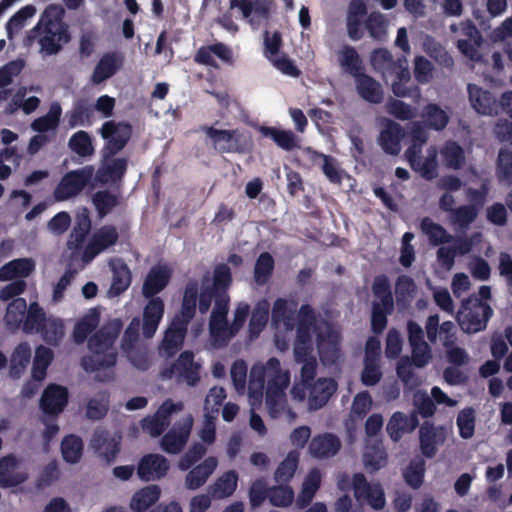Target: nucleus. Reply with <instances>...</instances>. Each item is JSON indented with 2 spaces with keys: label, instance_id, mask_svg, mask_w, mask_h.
Returning a JSON list of instances; mask_svg holds the SVG:
<instances>
[{
  "label": "nucleus",
  "instance_id": "nucleus-1",
  "mask_svg": "<svg viewBox=\"0 0 512 512\" xmlns=\"http://www.w3.org/2000/svg\"><path fill=\"white\" fill-rule=\"evenodd\" d=\"M65 10L59 4L48 5L37 23L28 33L25 44L30 46L33 41L40 45V52L51 56L59 53L63 46L70 42L69 26L64 21Z\"/></svg>",
  "mask_w": 512,
  "mask_h": 512
},
{
  "label": "nucleus",
  "instance_id": "nucleus-2",
  "mask_svg": "<svg viewBox=\"0 0 512 512\" xmlns=\"http://www.w3.org/2000/svg\"><path fill=\"white\" fill-rule=\"evenodd\" d=\"M266 385L265 401L271 415L279 413L284 407L285 389L290 383L288 372L281 370L280 361L272 357L266 366H254L250 374V396L256 399L262 398V391Z\"/></svg>",
  "mask_w": 512,
  "mask_h": 512
},
{
  "label": "nucleus",
  "instance_id": "nucleus-3",
  "mask_svg": "<svg viewBox=\"0 0 512 512\" xmlns=\"http://www.w3.org/2000/svg\"><path fill=\"white\" fill-rule=\"evenodd\" d=\"M122 324L119 320L102 326L88 339L90 355L81 359V365L87 372H95L116 365L118 353L114 344L118 338Z\"/></svg>",
  "mask_w": 512,
  "mask_h": 512
},
{
  "label": "nucleus",
  "instance_id": "nucleus-4",
  "mask_svg": "<svg viewBox=\"0 0 512 512\" xmlns=\"http://www.w3.org/2000/svg\"><path fill=\"white\" fill-rule=\"evenodd\" d=\"M492 315L493 309L487 302L471 295L462 301L456 319L464 332L474 334L486 329Z\"/></svg>",
  "mask_w": 512,
  "mask_h": 512
},
{
  "label": "nucleus",
  "instance_id": "nucleus-5",
  "mask_svg": "<svg viewBox=\"0 0 512 512\" xmlns=\"http://www.w3.org/2000/svg\"><path fill=\"white\" fill-rule=\"evenodd\" d=\"M104 140L101 151H105L106 157L116 156L130 141L133 133L132 125L129 122L114 120L106 121L99 129Z\"/></svg>",
  "mask_w": 512,
  "mask_h": 512
},
{
  "label": "nucleus",
  "instance_id": "nucleus-6",
  "mask_svg": "<svg viewBox=\"0 0 512 512\" xmlns=\"http://www.w3.org/2000/svg\"><path fill=\"white\" fill-rule=\"evenodd\" d=\"M93 175L92 165L67 172L54 189V199L61 202L77 196L91 182Z\"/></svg>",
  "mask_w": 512,
  "mask_h": 512
},
{
  "label": "nucleus",
  "instance_id": "nucleus-7",
  "mask_svg": "<svg viewBox=\"0 0 512 512\" xmlns=\"http://www.w3.org/2000/svg\"><path fill=\"white\" fill-rule=\"evenodd\" d=\"M203 131L219 153L241 154L248 150L249 141L238 129L225 130L207 126L203 128Z\"/></svg>",
  "mask_w": 512,
  "mask_h": 512
},
{
  "label": "nucleus",
  "instance_id": "nucleus-8",
  "mask_svg": "<svg viewBox=\"0 0 512 512\" xmlns=\"http://www.w3.org/2000/svg\"><path fill=\"white\" fill-rule=\"evenodd\" d=\"M200 369V364L194 361V353L185 350L180 353L173 364L161 371V376L164 379L175 377L178 382L195 386L200 381Z\"/></svg>",
  "mask_w": 512,
  "mask_h": 512
},
{
  "label": "nucleus",
  "instance_id": "nucleus-9",
  "mask_svg": "<svg viewBox=\"0 0 512 512\" xmlns=\"http://www.w3.org/2000/svg\"><path fill=\"white\" fill-rule=\"evenodd\" d=\"M119 239L114 225H104L97 229L83 248L81 260L85 264L92 262L99 254L114 246Z\"/></svg>",
  "mask_w": 512,
  "mask_h": 512
},
{
  "label": "nucleus",
  "instance_id": "nucleus-10",
  "mask_svg": "<svg viewBox=\"0 0 512 512\" xmlns=\"http://www.w3.org/2000/svg\"><path fill=\"white\" fill-rule=\"evenodd\" d=\"M354 497L358 502H366L375 510L384 508L386 500L380 483H369L363 473L353 475Z\"/></svg>",
  "mask_w": 512,
  "mask_h": 512
},
{
  "label": "nucleus",
  "instance_id": "nucleus-11",
  "mask_svg": "<svg viewBox=\"0 0 512 512\" xmlns=\"http://www.w3.org/2000/svg\"><path fill=\"white\" fill-rule=\"evenodd\" d=\"M182 403H174L171 399L165 400L152 416H146L141 421L143 431L152 437H158L170 425L172 413L181 410Z\"/></svg>",
  "mask_w": 512,
  "mask_h": 512
},
{
  "label": "nucleus",
  "instance_id": "nucleus-12",
  "mask_svg": "<svg viewBox=\"0 0 512 512\" xmlns=\"http://www.w3.org/2000/svg\"><path fill=\"white\" fill-rule=\"evenodd\" d=\"M190 321L174 316L160 344V351L163 355L171 358L183 347Z\"/></svg>",
  "mask_w": 512,
  "mask_h": 512
},
{
  "label": "nucleus",
  "instance_id": "nucleus-13",
  "mask_svg": "<svg viewBox=\"0 0 512 512\" xmlns=\"http://www.w3.org/2000/svg\"><path fill=\"white\" fill-rule=\"evenodd\" d=\"M127 169L128 158L106 157L105 151H101V164L95 174V178L101 184L121 182Z\"/></svg>",
  "mask_w": 512,
  "mask_h": 512
},
{
  "label": "nucleus",
  "instance_id": "nucleus-14",
  "mask_svg": "<svg viewBox=\"0 0 512 512\" xmlns=\"http://www.w3.org/2000/svg\"><path fill=\"white\" fill-rule=\"evenodd\" d=\"M170 469L166 457L157 453H149L141 457L137 466V475L142 481H154L164 478Z\"/></svg>",
  "mask_w": 512,
  "mask_h": 512
},
{
  "label": "nucleus",
  "instance_id": "nucleus-15",
  "mask_svg": "<svg viewBox=\"0 0 512 512\" xmlns=\"http://www.w3.org/2000/svg\"><path fill=\"white\" fill-rule=\"evenodd\" d=\"M446 434L443 426H435L430 421H424L419 428V446L422 455L433 458L438 447L445 442Z\"/></svg>",
  "mask_w": 512,
  "mask_h": 512
},
{
  "label": "nucleus",
  "instance_id": "nucleus-16",
  "mask_svg": "<svg viewBox=\"0 0 512 512\" xmlns=\"http://www.w3.org/2000/svg\"><path fill=\"white\" fill-rule=\"evenodd\" d=\"M172 273L171 267L167 264H156L152 266L143 282L142 295L144 298H156V295L168 286L172 278Z\"/></svg>",
  "mask_w": 512,
  "mask_h": 512
},
{
  "label": "nucleus",
  "instance_id": "nucleus-17",
  "mask_svg": "<svg viewBox=\"0 0 512 512\" xmlns=\"http://www.w3.org/2000/svg\"><path fill=\"white\" fill-rule=\"evenodd\" d=\"M121 437H112L105 430H96L91 438V448L107 465L112 464L121 450Z\"/></svg>",
  "mask_w": 512,
  "mask_h": 512
},
{
  "label": "nucleus",
  "instance_id": "nucleus-18",
  "mask_svg": "<svg viewBox=\"0 0 512 512\" xmlns=\"http://www.w3.org/2000/svg\"><path fill=\"white\" fill-rule=\"evenodd\" d=\"M192 429V418L189 417L183 423H176L161 438V449L172 455L179 454L186 446Z\"/></svg>",
  "mask_w": 512,
  "mask_h": 512
},
{
  "label": "nucleus",
  "instance_id": "nucleus-19",
  "mask_svg": "<svg viewBox=\"0 0 512 512\" xmlns=\"http://www.w3.org/2000/svg\"><path fill=\"white\" fill-rule=\"evenodd\" d=\"M273 2L271 0H229V8H238L242 17L254 26L257 20H268Z\"/></svg>",
  "mask_w": 512,
  "mask_h": 512
},
{
  "label": "nucleus",
  "instance_id": "nucleus-20",
  "mask_svg": "<svg viewBox=\"0 0 512 512\" xmlns=\"http://www.w3.org/2000/svg\"><path fill=\"white\" fill-rule=\"evenodd\" d=\"M92 228L90 213L87 208L77 212L73 227L68 236L66 247L72 254L83 251L84 242Z\"/></svg>",
  "mask_w": 512,
  "mask_h": 512
},
{
  "label": "nucleus",
  "instance_id": "nucleus-21",
  "mask_svg": "<svg viewBox=\"0 0 512 512\" xmlns=\"http://www.w3.org/2000/svg\"><path fill=\"white\" fill-rule=\"evenodd\" d=\"M67 403V388L58 384H49L42 393L39 405L44 414L57 416L63 412Z\"/></svg>",
  "mask_w": 512,
  "mask_h": 512
},
{
  "label": "nucleus",
  "instance_id": "nucleus-22",
  "mask_svg": "<svg viewBox=\"0 0 512 512\" xmlns=\"http://www.w3.org/2000/svg\"><path fill=\"white\" fill-rule=\"evenodd\" d=\"M309 391L308 407L310 410H318L327 404L331 396L337 390V382L332 378H319L307 386Z\"/></svg>",
  "mask_w": 512,
  "mask_h": 512
},
{
  "label": "nucleus",
  "instance_id": "nucleus-23",
  "mask_svg": "<svg viewBox=\"0 0 512 512\" xmlns=\"http://www.w3.org/2000/svg\"><path fill=\"white\" fill-rule=\"evenodd\" d=\"M165 304L160 297L148 299L143 309L142 334L144 338L151 339L164 316Z\"/></svg>",
  "mask_w": 512,
  "mask_h": 512
},
{
  "label": "nucleus",
  "instance_id": "nucleus-24",
  "mask_svg": "<svg viewBox=\"0 0 512 512\" xmlns=\"http://www.w3.org/2000/svg\"><path fill=\"white\" fill-rule=\"evenodd\" d=\"M19 459L14 454L0 458V487L11 488L23 484L28 479L27 472H18Z\"/></svg>",
  "mask_w": 512,
  "mask_h": 512
},
{
  "label": "nucleus",
  "instance_id": "nucleus-25",
  "mask_svg": "<svg viewBox=\"0 0 512 512\" xmlns=\"http://www.w3.org/2000/svg\"><path fill=\"white\" fill-rule=\"evenodd\" d=\"M404 136L405 131L402 126L388 119L380 131L378 142L386 154L396 156L401 151V141Z\"/></svg>",
  "mask_w": 512,
  "mask_h": 512
},
{
  "label": "nucleus",
  "instance_id": "nucleus-26",
  "mask_svg": "<svg viewBox=\"0 0 512 512\" xmlns=\"http://www.w3.org/2000/svg\"><path fill=\"white\" fill-rule=\"evenodd\" d=\"M419 426L416 413L406 415L401 411L394 412L386 426V431L392 441L398 442L404 434L410 433Z\"/></svg>",
  "mask_w": 512,
  "mask_h": 512
},
{
  "label": "nucleus",
  "instance_id": "nucleus-27",
  "mask_svg": "<svg viewBox=\"0 0 512 512\" xmlns=\"http://www.w3.org/2000/svg\"><path fill=\"white\" fill-rule=\"evenodd\" d=\"M341 449V441L332 433L314 436L309 444L310 454L317 459H328L335 456Z\"/></svg>",
  "mask_w": 512,
  "mask_h": 512
},
{
  "label": "nucleus",
  "instance_id": "nucleus-28",
  "mask_svg": "<svg viewBox=\"0 0 512 512\" xmlns=\"http://www.w3.org/2000/svg\"><path fill=\"white\" fill-rule=\"evenodd\" d=\"M123 56L118 52L105 53L96 64L91 75V82L98 85L111 78L121 68Z\"/></svg>",
  "mask_w": 512,
  "mask_h": 512
},
{
  "label": "nucleus",
  "instance_id": "nucleus-29",
  "mask_svg": "<svg viewBox=\"0 0 512 512\" xmlns=\"http://www.w3.org/2000/svg\"><path fill=\"white\" fill-rule=\"evenodd\" d=\"M367 15V6L363 0H351L348 5L346 27L349 38L358 41L363 38V18Z\"/></svg>",
  "mask_w": 512,
  "mask_h": 512
},
{
  "label": "nucleus",
  "instance_id": "nucleus-30",
  "mask_svg": "<svg viewBox=\"0 0 512 512\" xmlns=\"http://www.w3.org/2000/svg\"><path fill=\"white\" fill-rule=\"evenodd\" d=\"M212 54L216 55L220 60H222L225 63L233 62V55L231 49L221 42L200 47L194 56V61L200 65L218 68V64L213 58Z\"/></svg>",
  "mask_w": 512,
  "mask_h": 512
},
{
  "label": "nucleus",
  "instance_id": "nucleus-31",
  "mask_svg": "<svg viewBox=\"0 0 512 512\" xmlns=\"http://www.w3.org/2000/svg\"><path fill=\"white\" fill-rule=\"evenodd\" d=\"M217 465V458L209 456L203 462L193 467L185 477L186 488L189 490H196L203 486L216 470Z\"/></svg>",
  "mask_w": 512,
  "mask_h": 512
},
{
  "label": "nucleus",
  "instance_id": "nucleus-32",
  "mask_svg": "<svg viewBox=\"0 0 512 512\" xmlns=\"http://www.w3.org/2000/svg\"><path fill=\"white\" fill-rule=\"evenodd\" d=\"M35 269L31 258H18L9 261L0 268V281H11L28 277Z\"/></svg>",
  "mask_w": 512,
  "mask_h": 512
},
{
  "label": "nucleus",
  "instance_id": "nucleus-33",
  "mask_svg": "<svg viewBox=\"0 0 512 512\" xmlns=\"http://www.w3.org/2000/svg\"><path fill=\"white\" fill-rule=\"evenodd\" d=\"M358 94L367 102L379 104L383 101L381 85L365 72L354 77Z\"/></svg>",
  "mask_w": 512,
  "mask_h": 512
},
{
  "label": "nucleus",
  "instance_id": "nucleus-34",
  "mask_svg": "<svg viewBox=\"0 0 512 512\" xmlns=\"http://www.w3.org/2000/svg\"><path fill=\"white\" fill-rule=\"evenodd\" d=\"M199 284L197 280H189L183 291L181 307L179 313L175 316L185 319L186 321H192L195 317L197 309Z\"/></svg>",
  "mask_w": 512,
  "mask_h": 512
},
{
  "label": "nucleus",
  "instance_id": "nucleus-35",
  "mask_svg": "<svg viewBox=\"0 0 512 512\" xmlns=\"http://www.w3.org/2000/svg\"><path fill=\"white\" fill-rule=\"evenodd\" d=\"M94 115L93 105L86 99H79L74 102L72 109L66 113L69 128L90 125Z\"/></svg>",
  "mask_w": 512,
  "mask_h": 512
},
{
  "label": "nucleus",
  "instance_id": "nucleus-36",
  "mask_svg": "<svg viewBox=\"0 0 512 512\" xmlns=\"http://www.w3.org/2000/svg\"><path fill=\"white\" fill-rule=\"evenodd\" d=\"M469 100L472 107L480 114L492 115L495 111V99L492 94L477 86L476 84L468 85Z\"/></svg>",
  "mask_w": 512,
  "mask_h": 512
},
{
  "label": "nucleus",
  "instance_id": "nucleus-37",
  "mask_svg": "<svg viewBox=\"0 0 512 512\" xmlns=\"http://www.w3.org/2000/svg\"><path fill=\"white\" fill-rule=\"evenodd\" d=\"M161 489L158 485H148L136 491L130 501V508L135 512H145L160 498Z\"/></svg>",
  "mask_w": 512,
  "mask_h": 512
},
{
  "label": "nucleus",
  "instance_id": "nucleus-38",
  "mask_svg": "<svg viewBox=\"0 0 512 512\" xmlns=\"http://www.w3.org/2000/svg\"><path fill=\"white\" fill-rule=\"evenodd\" d=\"M31 347L27 342L19 343L10 357L9 375L13 379H19L25 372L31 360Z\"/></svg>",
  "mask_w": 512,
  "mask_h": 512
},
{
  "label": "nucleus",
  "instance_id": "nucleus-39",
  "mask_svg": "<svg viewBox=\"0 0 512 512\" xmlns=\"http://www.w3.org/2000/svg\"><path fill=\"white\" fill-rule=\"evenodd\" d=\"M259 131L264 137L271 138L283 150L292 151L298 147L297 136L291 130L261 126Z\"/></svg>",
  "mask_w": 512,
  "mask_h": 512
},
{
  "label": "nucleus",
  "instance_id": "nucleus-40",
  "mask_svg": "<svg viewBox=\"0 0 512 512\" xmlns=\"http://www.w3.org/2000/svg\"><path fill=\"white\" fill-rule=\"evenodd\" d=\"M338 61L341 68L353 77L364 72V66L356 49L350 45H344L338 51Z\"/></svg>",
  "mask_w": 512,
  "mask_h": 512
},
{
  "label": "nucleus",
  "instance_id": "nucleus-41",
  "mask_svg": "<svg viewBox=\"0 0 512 512\" xmlns=\"http://www.w3.org/2000/svg\"><path fill=\"white\" fill-rule=\"evenodd\" d=\"M295 309L296 304L290 306L286 299H276L272 307V322L276 325L283 324L287 330H292L295 323Z\"/></svg>",
  "mask_w": 512,
  "mask_h": 512
},
{
  "label": "nucleus",
  "instance_id": "nucleus-42",
  "mask_svg": "<svg viewBox=\"0 0 512 512\" xmlns=\"http://www.w3.org/2000/svg\"><path fill=\"white\" fill-rule=\"evenodd\" d=\"M425 126L435 131H441L446 128L449 122V116L438 104H427L421 113Z\"/></svg>",
  "mask_w": 512,
  "mask_h": 512
},
{
  "label": "nucleus",
  "instance_id": "nucleus-43",
  "mask_svg": "<svg viewBox=\"0 0 512 512\" xmlns=\"http://www.w3.org/2000/svg\"><path fill=\"white\" fill-rule=\"evenodd\" d=\"M68 148L82 159H89L95 153L92 137L84 130L72 134L68 141Z\"/></svg>",
  "mask_w": 512,
  "mask_h": 512
},
{
  "label": "nucleus",
  "instance_id": "nucleus-44",
  "mask_svg": "<svg viewBox=\"0 0 512 512\" xmlns=\"http://www.w3.org/2000/svg\"><path fill=\"white\" fill-rule=\"evenodd\" d=\"M420 227L422 232L428 237L432 246L450 243L453 236L440 224L435 223L431 218L424 217L421 220Z\"/></svg>",
  "mask_w": 512,
  "mask_h": 512
},
{
  "label": "nucleus",
  "instance_id": "nucleus-45",
  "mask_svg": "<svg viewBox=\"0 0 512 512\" xmlns=\"http://www.w3.org/2000/svg\"><path fill=\"white\" fill-rule=\"evenodd\" d=\"M27 303L24 298H14L7 306L4 320L8 329L18 330L25 320Z\"/></svg>",
  "mask_w": 512,
  "mask_h": 512
},
{
  "label": "nucleus",
  "instance_id": "nucleus-46",
  "mask_svg": "<svg viewBox=\"0 0 512 512\" xmlns=\"http://www.w3.org/2000/svg\"><path fill=\"white\" fill-rule=\"evenodd\" d=\"M321 485V473L317 468L312 469L305 478L301 492L297 498L299 508L307 507Z\"/></svg>",
  "mask_w": 512,
  "mask_h": 512
},
{
  "label": "nucleus",
  "instance_id": "nucleus-47",
  "mask_svg": "<svg viewBox=\"0 0 512 512\" xmlns=\"http://www.w3.org/2000/svg\"><path fill=\"white\" fill-rule=\"evenodd\" d=\"M299 465V452L292 450L288 452L285 459L280 462L274 472V480L277 483L288 485L293 479Z\"/></svg>",
  "mask_w": 512,
  "mask_h": 512
},
{
  "label": "nucleus",
  "instance_id": "nucleus-48",
  "mask_svg": "<svg viewBox=\"0 0 512 512\" xmlns=\"http://www.w3.org/2000/svg\"><path fill=\"white\" fill-rule=\"evenodd\" d=\"M238 483V474L234 470H229L220 476L211 486L210 492L214 498H226L231 496Z\"/></svg>",
  "mask_w": 512,
  "mask_h": 512
},
{
  "label": "nucleus",
  "instance_id": "nucleus-49",
  "mask_svg": "<svg viewBox=\"0 0 512 512\" xmlns=\"http://www.w3.org/2000/svg\"><path fill=\"white\" fill-rule=\"evenodd\" d=\"M84 444L82 439L74 434L67 435L61 442V454L65 462L78 463L83 455Z\"/></svg>",
  "mask_w": 512,
  "mask_h": 512
},
{
  "label": "nucleus",
  "instance_id": "nucleus-50",
  "mask_svg": "<svg viewBox=\"0 0 512 512\" xmlns=\"http://www.w3.org/2000/svg\"><path fill=\"white\" fill-rule=\"evenodd\" d=\"M92 203L99 218H104L120 204V196L109 190H99L93 194Z\"/></svg>",
  "mask_w": 512,
  "mask_h": 512
},
{
  "label": "nucleus",
  "instance_id": "nucleus-51",
  "mask_svg": "<svg viewBox=\"0 0 512 512\" xmlns=\"http://www.w3.org/2000/svg\"><path fill=\"white\" fill-rule=\"evenodd\" d=\"M131 280V271L125 263L114 266L112 269V283L108 291L109 294L111 296H119L129 288Z\"/></svg>",
  "mask_w": 512,
  "mask_h": 512
},
{
  "label": "nucleus",
  "instance_id": "nucleus-52",
  "mask_svg": "<svg viewBox=\"0 0 512 512\" xmlns=\"http://www.w3.org/2000/svg\"><path fill=\"white\" fill-rule=\"evenodd\" d=\"M364 25L371 38L377 41L386 40L388 20L382 13L378 11L371 12L367 16Z\"/></svg>",
  "mask_w": 512,
  "mask_h": 512
},
{
  "label": "nucleus",
  "instance_id": "nucleus-53",
  "mask_svg": "<svg viewBox=\"0 0 512 512\" xmlns=\"http://www.w3.org/2000/svg\"><path fill=\"white\" fill-rule=\"evenodd\" d=\"M425 52L433 58L439 65L451 69L454 66V60L444 46H442L433 37L427 36L424 40Z\"/></svg>",
  "mask_w": 512,
  "mask_h": 512
},
{
  "label": "nucleus",
  "instance_id": "nucleus-54",
  "mask_svg": "<svg viewBox=\"0 0 512 512\" xmlns=\"http://www.w3.org/2000/svg\"><path fill=\"white\" fill-rule=\"evenodd\" d=\"M53 360V352L50 348L39 346L35 351L32 366V378L35 381H42L47 374V369Z\"/></svg>",
  "mask_w": 512,
  "mask_h": 512
},
{
  "label": "nucleus",
  "instance_id": "nucleus-55",
  "mask_svg": "<svg viewBox=\"0 0 512 512\" xmlns=\"http://www.w3.org/2000/svg\"><path fill=\"white\" fill-rule=\"evenodd\" d=\"M270 487L264 477L256 478L251 482L248 489V498L252 509L260 508L267 499L269 500Z\"/></svg>",
  "mask_w": 512,
  "mask_h": 512
},
{
  "label": "nucleus",
  "instance_id": "nucleus-56",
  "mask_svg": "<svg viewBox=\"0 0 512 512\" xmlns=\"http://www.w3.org/2000/svg\"><path fill=\"white\" fill-rule=\"evenodd\" d=\"M275 267L273 256L269 252H262L254 266V280L258 285H265L272 276Z\"/></svg>",
  "mask_w": 512,
  "mask_h": 512
},
{
  "label": "nucleus",
  "instance_id": "nucleus-57",
  "mask_svg": "<svg viewBox=\"0 0 512 512\" xmlns=\"http://www.w3.org/2000/svg\"><path fill=\"white\" fill-rule=\"evenodd\" d=\"M378 73L381 74L383 80L388 83L389 80L400 79L410 80L411 75L408 69L407 60L404 56L399 57L397 60H393L391 64L380 69Z\"/></svg>",
  "mask_w": 512,
  "mask_h": 512
},
{
  "label": "nucleus",
  "instance_id": "nucleus-58",
  "mask_svg": "<svg viewBox=\"0 0 512 512\" xmlns=\"http://www.w3.org/2000/svg\"><path fill=\"white\" fill-rule=\"evenodd\" d=\"M46 321L45 312L39 304L36 302L31 303L25 314L23 331L26 333H39Z\"/></svg>",
  "mask_w": 512,
  "mask_h": 512
},
{
  "label": "nucleus",
  "instance_id": "nucleus-59",
  "mask_svg": "<svg viewBox=\"0 0 512 512\" xmlns=\"http://www.w3.org/2000/svg\"><path fill=\"white\" fill-rule=\"evenodd\" d=\"M496 176L500 183L512 185V151L501 148L496 162Z\"/></svg>",
  "mask_w": 512,
  "mask_h": 512
},
{
  "label": "nucleus",
  "instance_id": "nucleus-60",
  "mask_svg": "<svg viewBox=\"0 0 512 512\" xmlns=\"http://www.w3.org/2000/svg\"><path fill=\"white\" fill-rule=\"evenodd\" d=\"M441 154L448 168L460 169L465 163L464 150L455 141H448L442 149Z\"/></svg>",
  "mask_w": 512,
  "mask_h": 512
},
{
  "label": "nucleus",
  "instance_id": "nucleus-61",
  "mask_svg": "<svg viewBox=\"0 0 512 512\" xmlns=\"http://www.w3.org/2000/svg\"><path fill=\"white\" fill-rule=\"evenodd\" d=\"M372 292L376 298L380 299L378 303L388 307V309L394 308L391 286L386 275L381 274L374 278Z\"/></svg>",
  "mask_w": 512,
  "mask_h": 512
},
{
  "label": "nucleus",
  "instance_id": "nucleus-62",
  "mask_svg": "<svg viewBox=\"0 0 512 512\" xmlns=\"http://www.w3.org/2000/svg\"><path fill=\"white\" fill-rule=\"evenodd\" d=\"M478 216V208L474 205H461L450 214L451 223L460 229H467Z\"/></svg>",
  "mask_w": 512,
  "mask_h": 512
},
{
  "label": "nucleus",
  "instance_id": "nucleus-63",
  "mask_svg": "<svg viewBox=\"0 0 512 512\" xmlns=\"http://www.w3.org/2000/svg\"><path fill=\"white\" fill-rule=\"evenodd\" d=\"M294 501V491L291 486L286 484L274 485L270 487L269 503L274 507L286 508Z\"/></svg>",
  "mask_w": 512,
  "mask_h": 512
},
{
  "label": "nucleus",
  "instance_id": "nucleus-64",
  "mask_svg": "<svg viewBox=\"0 0 512 512\" xmlns=\"http://www.w3.org/2000/svg\"><path fill=\"white\" fill-rule=\"evenodd\" d=\"M475 411L471 407L462 409L456 418L459 435L463 439H470L475 433Z\"/></svg>",
  "mask_w": 512,
  "mask_h": 512
}]
</instances>
